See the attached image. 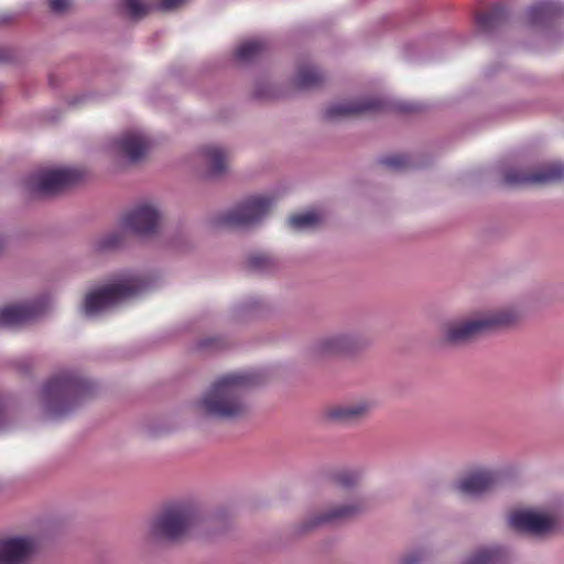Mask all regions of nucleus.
I'll use <instances>...</instances> for the list:
<instances>
[{"label":"nucleus","instance_id":"17","mask_svg":"<svg viewBox=\"0 0 564 564\" xmlns=\"http://www.w3.org/2000/svg\"><path fill=\"white\" fill-rule=\"evenodd\" d=\"M561 11V4L554 0H539L527 13L528 22L535 25L556 15Z\"/></svg>","mask_w":564,"mask_h":564},{"label":"nucleus","instance_id":"30","mask_svg":"<svg viewBox=\"0 0 564 564\" xmlns=\"http://www.w3.org/2000/svg\"><path fill=\"white\" fill-rule=\"evenodd\" d=\"M122 241V235L119 234V232H111L109 235H107L106 237L101 238L98 242H97V249L98 250H110V249H113V248H117L118 246H120Z\"/></svg>","mask_w":564,"mask_h":564},{"label":"nucleus","instance_id":"28","mask_svg":"<svg viewBox=\"0 0 564 564\" xmlns=\"http://www.w3.org/2000/svg\"><path fill=\"white\" fill-rule=\"evenodd\" d=\"M380 164H382L391 170L399 171V170H404V169L409 167L410 161L406 155L394 154V155H389V156L382 158L380 160Z\"/></svg>","mask_w":564,"mask_h":564},{"label":"nucleus","instance_id":"10","mask_svg":"<svg viewBox=\"0 0 564 564\" xmlns=\"http://www.w3.org/2000/svg\"><path fill=\"white\" fill-rule=\"evenodd\" d=\"M32 538L15 536L0 540V564H28L36 552Z\"/></svg>","mask_w":564,"mask_h":564},{"label":"nucleus","instance_id":"12","mask_svg":"<svg viewBox=\"0 0 564 564\" xmlns=\"http://www.w3.org/2000/svg\"><path fill=\"white\" fill-rule=\"evenodd\" d=\"M159 221V212L150 205H140L123 217V226L138 235L155 232Z\"/></svg>","mask_w":564,"mask_h":564},{"label":"nucleus","instance_id":"14","mask_svg":"<svg viewBox=\"0 0 564 564\" xmlns=\"http://www.w3.org/2000/svg\"><path fill=\"white\" fill-rule=\"evenodd\" d=\"M120 153L130 162L141 160L151 147L150 140L142 133L129 131L121 135L116 142Z\"/></svg>","mask_w":564,"mask_h":564},{"label":"nucleus","instance_id":"24","mask_svg":"<svg viewBox=\"0 0 564 564\" xmlns=\"http://www.w3.org/2000/svg\"><path fill=\"white\" fill-rule=\"evenodd\" d=\"M366 411L367 406L365 404L338 406L329 411V416L339 421H352L361 416Z\"/></svg>","mask_w":564,"mask_h":564},{"label":"nucleus","instance_id":"7","mask_svg":"<svg viewBox=\"0 0 564 564\" xmlns=\"http://www.w3.org/2000/svg\"><path fill=\"white\" fill-rule=\"evenodd\" d=\"M271 206L272 202L268 197H249L230 212L221 215L217 221L218 225L230 228L251 226L264 217Z\"/></svg>","mask_w":564,"mask_h":564},{"label":"nucleus","instance_id":"27","mask_svg":"<svg viewBox=\"0 0 564 564\" xmlns=\"http://www.w3.org/2000/svg\"><path fill=\"white\" fill-rule=\"evenodd\" d=\"M122 3L133 19H141L150 11V6L144 3L143 0H122Z\"/></svg>","mask_w":564,"mask_h":564},{"label":"nucleus","instance_id":"1","mask_svg":"<svg viewBox=\"0 0 564 564\" xmlns=\"http://www.w3.org/2000/svg\"><path fill=\"white\" fill-rule=\"evenodd\" d=\"M258 382L254 372L229 373L217 379L199 401L200 409L210 416L224 420L243 417L249 406L242 392Z\"/></svg>","mask_w":564,"mask_h":564},{"label":"nucleus","instance_id":"18","mask_svg":"<svg viewBox=\"0 0 564 564\" xmlns=\"http://www.w3.org/2000/svg\"><path fill=\"white\" fill-rule=\"evenodd\" d=\"M507 11L502 4H496L489 10L479 12L476 15V24L482 31L495 29L500 22L506 20Z\"/></svg>","mask_w":564,"mask_h":564},{"label":"nucleus","instance_id":"13","mask_svg":"<svg viewBox=\"0 0 564 564\" xmlns=\"http://www.w3.org/2000/svg\"><path fill=\"white\" fill-rule=\"evenodd\" d=\"M44 308L42 301L6 306L0 310V327H15L28 324L41 315Z\"/></svg>","mask_w":564,"mask_h":564},{"label":"nucleus","instance_id":"29","mask_svg":"<svg viewBox=\"0 0 564 564\" xmlns=\"http://www.w3.org/2000/svg\"><path fill=\"white\" fill-rule=\"evenodd\" d=\"M335 482L343 488H350L356 485L359 480V476L356 471L344 470L338 473L335 477Z\"/></svg>","mask_w":564,"mask_h":564},{"label":"nucleus","instance_id":"8","mask_svg":"<svg viewBox=\"0 0 564 564\" xmlns=\"http://www.w3.org/2000/svg\"><path fill=\"white\" fill-rule=\"evenodd\" d=\"M505 183L510 186H541L561 182L564 180V165L550 163L534 172L509 170L503 176Z\"/></svg>","mask_w":564,"mask_h":564},{"label":"nucleus","instance_id":"16","mask_svg":"<svg viewBox=\"0 0 564 564\" xmlns=\"http://www.w3.org/2000/svg\"><path fill=\"white\" fill-rule=\"evenodd\" d=\"M366 508V503L364 501L358 502L356 505H346L339 508H335L317 518L308 525V528L317 527L323 523L340 521L351 519L359 513H361Z\"/></svg>","mask_w":564,"mask_h":564},{"label":"nucleus","instance_id":"20","mask_svg":"<svg viewBox=\"0 0 564 564\" xmlns=\"http://www.w3.org/2000/svg\"><path fill=\"white\" fill-rule=\"evenodd\" d=\"M323 220L322 215L316 210H310L303 214H294L289 217V226L293 229L301 230L306 228H315Z\"/></svg>","mask_w":564,"mask_h":564},{"label":"nucleus","instance_id":"11","mask_svg":"<svg viewBox=\"0 0 564 564\" xmlns=\"http://www.w3.org/2000/svg\"><path fill=\"white\" fill-rule=\"evenodd\" d=\"M387 107L388 105L383 99L365 98L329 106L325 110L324 117L327 120H336L351 116L379 112L386 110Z\"/></svg>","mask_w":564,"mask_h":564},{"label":"nucleus","instance_id":"32","mask_svg":"<svg viewBox=\"0 0 564 564\" xmlns=\"http://www.w3.org/2000/svg\"><path fill=\"white\" fill-rule=\"evenodd\" d=\"M185 0H161L163 10H172L181 6Z\"/></svg>","mask_w":564,"mask_h":564},{"label":"nucleus","instance_id":"34","mask_svg":"<svg viewBox=\"0 0 564 564\" xmlns=\"http://www.w3.org/2000/svg\"><path fill=\"white\" fill-rule=\"evenodd\" d=\"M400 110L405 111V112H413V111H416L417 108L414 105L406 104V105L400 106Z\"/></svg>","mask_w":564,"mask_h":564},{"label":"nucleus","instance_id":"3","mask_svg":"<svg viewBox=\"0 0 564 564\" xmlns=\"http://www.w3.org/2000/svg\"><path fill=\"white\" fill-rule=\"evenodd\" d=\"M518 319L519 314L516 311L506 308L479 318L454 322L445 328V340L451 344H463L486 332L511 326Z\"/></svg>","mask_w":564,"mask_h":564},{"label":"nucleus","instance_id":"15","mask_svg":"<svg viewBox=\"0 0 564 564\" xmlns=\"http://www.w3.org/2000/svg\"><path fill=\"white\" fill-rule=\"evenodd\" d=\"M496 475L487 469L476 470L462 478L456 484V489L466 496H478L492 488Z\"/></svg>","mask_w":564,"mask_h":564},{"label":"nucleus","instance_id":"5","mask_svg":"<svg viewBox=\"0 0 564 564\" xmlns=\"http://www.w3.org/2000/svg\"><path fill=\"white\" fill-rule=\"evenodd\" d=\"M197 512L191 506L178 505L164 509L151 523V535L177 541L186 536L197 522Z\"/></svg>","mask_w":564,"mask_h":564},{"label":"nucleus","instance_id":"23","mask_svg":"<svg viewBox=\"0 0 564 564\" xmlns=\"http://www.w3.org/2000/svg\"><path fill=\"white\" fill-rule=\"evenodd\" d=\"M505 553L500 547L482 549L468 558L466 564H501Z\"/></svg>","mask_w":564,"mask_h":564},{"label":"nucleus","instance_id":"31","mask_svg":"<svg viewBox=\"0 0 564 564\" xmlns=\"http://www.w3.org/2000/svg\"><path fill=\"white\" fill-rule=\"evenodd\" d=\"M48 7L53 12L61 13L70 7V0H48Z\"/></svg>","mask_w":564,"mask_h":564},{"label":"nucleus","instance_id":"9","mask_svg":"<svg viewBox=\"0 0 564 564\" xmlns=\"http://www.w3.org/2000/svg\"><path fill=\"white\" fill-rule=\"evenodd\" d=\"M508 522L513 530L533 535H545L556 530V520L553 517L529 510L513 511Z\"/></svg>","mask_w":564,"mask_h":564},{"label":"nucleus","instance_id":"33","mask_svg":"<svg viewBox=\"0 0 564 564\" xmlns=\"http://www.w3.org/2000/svg\"><path fill=\"white\" fill-rule=\"evenodd\" d=\"M420 560V554H411L403 557L400 564H416Z\"/></svg>","mask_w":564,"mask_h":564},{"label":"nucleus","instance_id":"26","mask_svg":"<svg viewBox=\"0 0 564 564\" xmlns=\"http://www.w3.org/2000/svg\"><path fill=\"white\" fill-rule=\"evenodd\" d=\"M348 348V341L345 337H330L326 338L321 344V352H341L347 350Z\"/></svg>","mask_w":564,"mask_h":564},{"label":"nucleus","instance_id":"22","mask_svg":"<svg viewBox=\"0 0 564 564\" xmlns=\"http://www.w3.org/2000/svg\"><path fill=\"white\" fill-rule=\"evenodd\" d=\"M265 48V43L261 40H251L240 44L235 56L240 62H249L261 55Z\"/></svg>","mask_w":564,"mask_h":564},{"label":"nucleus","instance_id":"21","mask_svg":"<svg viewBox=\"0 0 564 564\" xmlns=\"http://www.w3.org/2000/svg\"><path fill=\"white\" fill-rule=\"evenodd\" d=\"M295 85L301 89L312 88L323 82V74L311 66H303L297 70Z\"/></svg>","mask_w":564,"mask_h":564},{"label":"nucleus","instance_id":"2","mask_svg":"<svg viewBox=\"0 0 564 564\" xmlns=\"http://www.w3.org/2000/svg\"><path fill=\"white\" fill-rule=\"evenodd\" d=\"M94 390L91 381L73 372H63L44 384L42 398L52 414H62L91 395Z\"/></svg>","mask_w":564,"mask_h":564},{"label":"nucleus","instance_id":"6","mask_svg":"<svg viewBox=\"0 0 564 564\" xmlns=\"http://www.w3.org/2000/svg\"><path fill=\"white\" fill-rule=\"evenodd\" d=\"M84 173L78 169L44 170L29 177L26 187L37 197L53 196L79 183Z\"/></svg>","mask_w":564,"mask_h":564},{"label":"nucleus","instance_id":"19","mask_svg":"<svg viewBox=\"0 0 564 564\" xmlns=\"http://www.w3.org/2000/svg\"><path fill=\"white\" fill-rule=\"evenodd\" d=\"M202 152L208 162L210 174L220 175L226 171L227 154L223 149L216 145H206Z\"/></svg>","mask_w":564,"mask_h":564},{"label":"nucleus","instance_id":"4","mask_svg":"<svg viewBox=\"0 0 564 564\" xmlns=\"http://www.w3.org/2000/svg\"><path fill=\"white\" fill-rule=\"evenodd\" d=\"M147 288V282L140 276L128 274L113 283L88 293L84 308L86 315H94L109 308L119 302L133 297Z\"/></svg>","mask_w":564,"mask_h":564},{"label":"nucleus","instance_id":"25","mask_svg":"<svg viewBox=\"0 0 564 564\" xmlns=\"http://www.w3.org/2000/svg\"><path fill=\"white\" fill-rule=\"evenodd\" d=\"M247 265L250 270L270 271L274 267L273 259L263 253L253 254L248 259Z\"/></svg>","mask_w":564,"mask_h":564},{"label":"nucleus","instance_id":"35","mask_svg":"<svg viewBox=\"0 0 564 564\" xmlns=\"http://www.w3.org/2000/svg\"><path fill=\"white\" fill-rule=\"evenodd\" d=\"M3 423H4V412H3L2 406L0 405V427H2Z\"/></svg>","mask_w":564,"mask_h":564}]
</instances>
